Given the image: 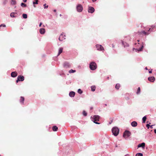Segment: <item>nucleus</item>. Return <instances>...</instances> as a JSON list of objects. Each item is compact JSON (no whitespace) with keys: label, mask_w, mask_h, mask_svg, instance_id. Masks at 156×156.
Here are the masks:
<instances>
[{"label":"nucleus","mask_w":156,"mask_h":156,"mask_svg":"<svg viewBox=\"0 0 156 156\" xmlns=\"http://www.w3.org/2000/svg\"><path fill=\"white\" fill-rule=\"evenodd\" d=\"M119 129L116 127H113L112 129V132L115 136H117L119 133Z\"/></svg>","instance_id":"f257e3e1"},{"label":"nucleus","mask_w":156,"mask_h":156,"mask_svg":"<svg viewBox=\"0 0 156 156\" xmlns=\"http://www.w3.org/2000/svg\"><path fill=\"white\" fill-rule=\"evenodd\" d=\"M99 116L98 115H95L92 118V121L95 123L97 124L99 123L97 122L99 121Z\"/></svg>","instance_id":"f03ea898"},{"label":"nucleus","mask_w":156,"mask_h":156,"mask_svg":"<svg viewBox=\"0 0 156 156\" xmlns=\"http://www.w3.org/2000/svg\"><path fill=\"white\" fill-rule=\"evenodd\" d=\"M90 68L92 70H94L97 68V65L94 62H92L90 64Z\"/></svg>","instance_id":"7ed1b4c3"},{"label":"nucleus","mask_w":156,"mask_h":156,"mask_svg":"<svg viewBox=\"0 0 156 156\" xmlns=\"http://www.w3.org/2000/svg\"><path fill=\"white\" fill-rule=\"evenodd\" d=\"M131 135V133L129 131H125L123 134V136L125 138H126L129 136Z\"/></svg>","instance_id":"20e7f679"},{"label":"nucleus","mask_w":156,"mask_h":156,"mask_svg":"<svg viewBox=\"0 0 156 156\" xmlns=\"http://www.w3.org/2000/svg\"><path fill=\"white\" fill-rule=\"evenodd\" d=\"M76 9L78 12H81L83 10V7L81 4H79L76 6Z\"/></svg>","instance_id":"39448f33"},{"label":"nucleus","mask_w":156,"mask_h":156,"mask_svg":"<svg viewBox=\"0 0 156 156\" xmlns=\"http://www.w3.org/2000/svg\"><path fill=\"white\" fill-rule=\"evenodd\" d=\"M24 80V77L23 76L19 75L18 76L17 80H16V83H17L19 81H23Z\"/></svg>","instance_id":"423d86ee"},{"label":"nucleus","mask_w":156,"mask_h":156,"mask_svg":"<svg viewBox=\"0 0 156 156\" xmlns=\"http://www.w3.org/2000/svg\"><path fill=\"white\" fill-rule=\"evenodd\" d=\"M88 12L92 13L94 12V9L93 7L89 6L88 7Z\"/></svg>","instance_id":"0eeeda50"},{"label":"nucleus","mask_w":156,"mask_h":156,"mask_svg":"<svg viewBox=\"0 0 156 156\" xmlns=\"http://www.w3.org/2000/svg\"><path fill=\"white\" fill-rule=\"evenodd\" d=\"M96 46L98 50L102 51L104 49L103 47L101 45L97 44L96 45Z\"/></svg>","instance_id":"6e6552de"},{"label":"nucleus","mask_w":156,"mask_h":156,"mask_svg":"<svg viewBox=\"0 0 156 156\" xmlns=\"http://www.w3.org/2000/svg\"><path fill=\"white\" fill-rule=\"evenodd\" d=\"M137 33L139 35H141L143 34H144V35H147L149 34V33H148L147 32H145L144 31H142L141 32H138Z\"/></svg>","instance_id":"1a4fd4ad"},{"label":"nucleus","mask_w":156,"mask_h":156,"mask_svg":"<svg viewBox=\"0 0 156 156\" xmlns=\"http://www.w3.org/2000/svg\"><path fill=\"white\" fill-rule=\"evenodd\" d=\"M65 39V36L62 34H61L59 38V40L60 41H62Z\"/></svg>","instance_id":"9d476101"},{"label":"nucleus","mask_w":156,"mask_h":156,"mask_svg":"<svg viewBox=\"0 0 156 156\" xmlns=\"http://www.w3.org/2000/svg\"><path fill=\"white\" fill-rule=\"evenodd\" d=\"M17 73L16 71L12 72L11 74V77H15L17 75Z\"/></svg>","instance_id":"9b49d317"},{"label":"nucleus","mask_w":156,"mask_h":156,"mask_svg":"<svg viewBox=\"0 0 156 156\" xmlns=\"http://www.w3.org/2000/svg\"><path fill=\"white\" fill-rule=\"evenodd\" d=\"M148 79L149 81L153 82L154 81L155 78L154 76H151L149 77Z\"/></svg>","instance_id":"f8f14e48"},{"label":"nucleus","mask_w":156,"mask_h":156,"mask_svg":"<svg viewBox=\"0 0 156 156\" xmlns=\"http://www.w3.org/2000/svg\"><path fill=\"white\" fill-rule=\"evenodd\" d=\"M24 98L23 97H20V102L21 104H24Z\"/></svg>","instance_id":"ddd939ff"},{"label":"nucleus","mask_w":156,"mask_h":156,"mask_svg":"<svg viewBox=\"0 0 156 156\" xmlns=\"http://www.w3.org/2000/svg\"><path fill=\"white\" fill-rule=\"evenodd\" d=\"M45 30L44 28H41L40 29L39 32L41 34H44L45 32Z\"/></svg>","instance_id":"4468645a"},{"label":"nucleus","mask_w":156,"mask_h":156,"mask_svg":"<svg viewBox=\"0 0 156 156\" xmlns=\"http://www.w3.org/2000/svg\"><path fill=\"white\" fill-rule=\"evenodd\" d=\"M145 146V144L144 143H143L141 144H139L138 146V147H142L143 148H144Z\"/></svg>","instance_id":"2eb2a0df"},{"label":"nucleus","mask_w":156,"mask_h":156,"mask_svg":"<svg viewBox=\"0 0 156 156\" xmlns=\"http://www.w3.org/2000/svg\"><path fill=\"white\" fill-rule=\"evenodd\" d=\"M131 126L133 127H136L137 125V123L136 121H133L131 123Z\"/></svg>","instance_id":"dca6fc26"},{"label":"nucleus","mask_w":156,"mask_h":156,"mask_svg":"<svg viewBox=\"0 0 156 156\" xmlns=\"http://www.w3.org/2000/svg\"><path fill=\"white\" fill-rule=\"evenodd\" d=\"M75 93L73 91H71L69 92V95L71 97H74L75 95Z\"/></svg>","instance_id":"f3484780"},{"label":"nucleus","mask_w":156,"mask_h":156,"mask_svg":"<svg viewBox=\"0 0 156 156\" xmlns=\"http://www.w3.org/2000/svg\"><path fill=\"white\" fill-rule=\"evenodd\" d=\"M122 43L124 47L129 46V44L126 42L122 41Z\"/></svg>","instance_id":"a211bd4d"},{"label":"nucleus","mask_w":156,"mask_h":156,"mask_svg":"<svg viewBox=\"0 0 156 156\" xmlns=\"http://www.w3.org/2000/svg\"><path fill=\"white\" fill-rule=\"evenodd\" d=\"M63 49V48H59L58 56L62 52Z\"/></svg>","instance_id":"6ab92c4d"},{"label":"nucleus","mask_w":156,"mask_h":156,"mask_svg":"<svg viewBox=\"0 0 156 156\" xmlns=\"http://www.w3.org/2000/svg\"><path fill=\"white\" fill-rule=\"evenodd\" d=\"M52 129L54 131H56L58 130V128L56 126H53Z\"/></svg>","instance_id":"aec40b11"},{"label":"nucleus","mask_w":156,"mask_h":156,"mask_svg":"<svg viewBox=\"0 0 156 156\" xmlns=\"http://www.w3.org/2000/svg\"><path fill=\"white\" fill-rule=\"evenodd\" d=\"M16 14V13L14 12H12L11 13L10 16L12 17H16L15 15Z\"/></svg>","instance_id":"412c9836"},{"label":"nucleus","mask_w":156,"mask_h":156,"mask_svg":"<svg viewBox=\"0 0 156 156\" xmlns=\"http://www.w3.org/2000/svg\"><path fill=\"white\" fill-rule=\"evenodd\" d=\"M91 90L92 91H94L95 90L96 87L95 86H92L91 87Z\"/></svg>","instance_id":"4be33fe9"},{"label":"nucleus","mask_w":156,"mask_h":156,"mask_svg":"<svg viewBox=\"0 0 156 156\" xmlns=\"http://www.w3.org/2000/svg\"><path fill=\"white\" fill-rule=\"evenodd\" d=\"M120 85L119 83L117 84L115 86V88L117 90H118L119 87H120Z\"/></svg>","instance_id":"5701e85b"},{"label":"nucleus","mask_w":156,"mask_h":156,"mask_svg":"<svg viewBox=\"0 0 156 156\" xmlns=\"http://www.w3.org/2000/svg\"><path fill=\"white\" fill-rule=\"evenodd\" d=\"M146 119H147V118H146V116H144V117L142 119V120H143V123H145L146 121Z\"/></svg>","instance_id":"b1692460"},{"label":"nucleus","mask_w":156,"mask_h":156,"mask_svg":"<svg viewBox=\"0 0 156 156\" xmlns=\"http://www.w3.org/2000/svg\"><path fill=\"white\" fill-rule=\"evenodd\" d=\"M22 16H23V18H24V19H26L27 17V14H23Z\"/></svg>","instance_id":"393cba45"},{"label":"nucleus","mask_w":156,"mask_h":156,"mask_svg":"<svg viewBox=\"0 0 156 156\" xmlns=\"http://www.w3.org/2000/svg\"><path fill=\"white\" fill-rule=\"evenodd\" d=\"M140 87H139L138 88V89H137V91L136 92V94H139L140 92Z\"/></svg>","instance_id":"a878e982"},{"label":"nucleus","mask_w":156,"mask_h":156,"mask_svg":"<svg viewBox=\"0 0 156 156\" xmlns=\"http://www.w3.org/2000/svg\"><path fill=\"white\" fill-rule=\"evenodd\" d=\"M76 72L75 70H73V69H71L69 71V73H73L74 72Z\"/></svg>","instance_id":"bb28decb"},{"label":"nucleus","mask_w":156,"mask_h":156,"mask_svg":"<svg viewBox=\"0 0 156 156\" xmlns=\"http://www.w3.org/2000/svg\"><path fill=\"white\" fill-rule=\"evenodd\" d=\"M21 6L23 7H26L27 6L26 4L23 3H21Z\"/></svg>","instance_id":"cd10ccee"},{"label":"nucleus","mask_w":156,"mask_h":156,"mask_svg":"<svg viewBox=\"0 0 156 156\" xmlns=\"http://www.w3.org/2000/svg\"><path fill=\"white\" fill-rule=\"evenodd\" d=\"M78 92L80 94H81L83 92L80 89H79L78 90Z\"/></svg>","instance_id":"c85d7f7f"},{"label":"nucleus","mask_w":156,"mask_h":156,"mask_svg":"<svg viewBox=\"0 0 156 156\" xmlns=\"http://www.w3.org/2000/svg\"><path fill=\"white\" fill-rule=\"evenodd\" d=\"M136 156H143V154L141 153H138L136 154Z\"/></svg>","instance_id":"c756f323"},{"label":"nucleus","mask_w":156,"mask_h":156,"mask_svg":"<svg viewBox=\"0 0 156 156\" xmlns=\"http://www.w3.org/2000/svg\"><path fill=\"white\" fill-rule=\"evenodd\" d=\"M11 3L13 5H15L16 3V2L14 0H12Z\"/></svg>","instance_id":"7c9ffc66"},{"label":"nucleus","mask_w":156,"mask_h":156,"mask_svg":"<svg viewBox=\"0 0 156 156\" xmlns=\"http://www.w3.org/2000/svg\"><path fill=\"white\" fill-rule=\"evenodd\" d=\"M34 0L35 1L33 2V4H37L38 2V0Z\"/></svg>","instance_id":"2f4dec72"},{"label":"nucleus","mask_w":156,"mask_h":156,"mask_svg":"<svg viewBox=\"0 0 156 156\" xmlns=\"http://www.w3.org/2000/svg\"><path fill=\"white\" fill-rule=\"evenodd\" d=\"M83 114L85 116H86L87 115V113L85 111H83Z\"/></svg>","instance_id":"473e14b6"},{"label":"nucleus","mask_w":156,"mask_h":156,"mask_svg":"<svg viewBox=\"0 0 156 156\" xmlns=\"http://www.w3.org/2000/svg\"><path fill=\"white\" fill-rule=\"evenodd\" d=\"M44 9L47 8L48 7V5H46V4H45L44 5Z\"/></svg>","instance_id":"72a5a7b5"},{"label":"nucleus","mask_w":156,"mask_h":156,"mask_svg":"<svg viewBox=\"0 0 156 156\" xmlns=\"http://www.w3.org/2000/svg\"><path fill=\"white\" fill-rule=\"evenodd\" d=\"M143 47H144V46H142V47H141V48H140L138 50V51H142V49H143Z\"/></svg>","instance_id":"f704fd0d"},{"label":"nucleus","mask_w":156,"mask_h":156,"mask_svg":"<svg viewBox=\"0 0 156 156\" xmlns=\"http://www.w3.org/2000/svg\"><path fill=\"white\" fill-rule=\"evenodd\" d=\"M2 26L4 27H6V26L5 24H2L0 26V27H1Z\"/></svg>","instance_id":"c9c22d12"},{"label":"nucleus","mask_w":156,"mask_h":156,"mask_svg":"<svg viewBox=\"0 0 156 156\" xmlns=\"http://www.w3.org/2000/svg\"><path fill=\"white\" fill-rule=\"evenodd\" d=\"M150 126V125L149 124H147L146 125V126L147 127V128L148 129L149 128V127Z\"/></svg>","instance_id":"e433bc0d"},{"label":"nucleus","mask_w":156,"mask_h":156,"mask_svg":"<svg viewBox=\"0 0 156 156\" xmlns=\"http://www.w3.org/2000/svg\"><path fill=\"white\" fill-rule=\"evenodd\" d=\"M42 24V23H40L39 25L40 27H41V26Z\"/></svg>","instance_id":"4c0bfd02"},{"label":"nucleus","mask_w":156,"mask_h":156,"mask_svg":"<svg viewBox=\"0 0 156 156\" xmlns=\"http://www.w3.org/2000/svg\"><path fill=\"white\" fill-rule=\"evenodd\" d=\"M152 69H151V70L149 71V73H152Z\"/></svg>","instance_id":"58836bf2"},{"label":"nucleus","mask_w":156,"mask_h":156,"mask_svg":"<svg viewBox=\"0 0 156 156\" xmlns=\"http://www.w3.org/2000/svg\"><path fill=\"white\" fill-rule=\"evenodd\" d=\"M23 2H27V0H23Z\"/></svg>","instance_id":"ea45409f"},{"label":"nucleus","mask_w":156,"mask_h":156,"mask_svg":"<svg viewBox=\"0 0 156 156\" xmlns=\"http://www.w3.org/2000/svg\"><path fill=\"white\" fill-rule=\"evenodd\" d=\"M154 132L156 134V129H154Z\"/></svg>","instance_id":"a19ab883"},{"label":"nucleus","mask_w":156,"mask_h":156,"mask_svg":"<svg viewBox=\"0 0 156 156\" xmlns=\"http://www.w3.org/2000/svg\"><path fill=\"white\" fill-rule=\"evenodd\" d=\"M97 0H92L93 2H95Z\"/></svg>","instance_id":"79ce46f5"},{"label":"nucleus","mask_w":156,"mask_h":156,"mask_svg":"<svg viewBox=\"0 0 156 156\" xmlns=\"http://www.w3.org/2000/svg\"><path fill=\"white\" fill-rule=\"evenodd\" d=\"M153 126V125H152V126H150V127H151V128H152H152H153V127H152V126Z\"/></svg>","instance_id":"37998d69"},{"label":"nucleus","mask_w":156,"mask_h":156,"mask_svg":"<svg viewBox=\"0 0 156 156\" xmlns=\"http://www.w3.org/2000/svg\"><path fill=\"white\" fill-rule=\"evenodd\" d=\"M56 10L55 9V10H54V12H56Z\"/></svg>","instance_id":"c03bdc74"},{"label":"nucleus","mask_w":156,"mask_h":156,"mask_svg":"<svg viewBox=\"0 0 156 156\" xmlns=\"http://www.w3.org/2000/svg\"><path fill=\"white\" fill-rule=\"evenodd\" d=\"M151 30V28H150L149 29V30H148V31H149V30Z\"/></svg>","instance_id":"a18cd8bd"},{"label":"nucleus","mask_w":156,"mask_h":156,"mask_svg":"<svg viewBox=\"0 0 156 156\" xmlns=\"http://www.w3.org/2000/svg\"><path fill=\"white\" fill-rule=\"evenodd\" d=\"M125 156H129V155L127 154V155H125Z\"/></svg>","instance_id":"49530a36"},{"label":"nucleus","mask_w":156,"mask_h":156,"mask_svg":"<svg viewBox=\"0 0 156 156\" xmlns=\"http://www.w3.org/2000/svg\"><path fill=\"white\" fill-rule=\"evenodd\" d=\"M59 16H62V15L61 14H60Z\"/></svg>","instance_id":"de8ad7c7"},{"label":"nucleus","mask_w":156,"mask_h":156,"mask_svg":"<svg viewBox=\"0 0 156 156\" xmlns=\"http://www.w3.org/2000/svg\"><path fill=\"white\" fill-rule=\"evenodd\" d=\"M145 69H147V67H146L145 68Z\"/></svg>","instance_id":"09e8293b"},{"label":"nucleus","mask_w":156,"mask_h":156,"mask_svg":"<svg viewBox=\"0 0 156 156\" xmlns=\"http://www.w3.org/2000/svg\"><path fill=\"white\" fill-rule=\"evenodd\" d=\"M92 108H91V109H92Z\"/></svg>","instance_id":"8fccbe9b"},{"label":"nucleus","mask_w":156,"mask_h":156,"mask_svg":"<svg viewBox=\"0 0 156 156\" xmlns=\"http://www.w3.org/2000/svg\"><path fill=\"white\" fill-rule=\"evenodd\" d=\"M108 79H109V77H108Z\"/></svg>","instance_id":"3c124183"},{"label":"nucleus","mask_w":156,"mask_h":156,"mask_svg":"<svg viewBox=\"0 0 156 156\" xmlns=\"http://www.w3.org/2000/svg\"><path fill=\"white\" fill-rule=\"evenodd\" d=\"M139 40H138V42H139Z\"/></svg>","instance_id":"603ef678"},{"label":"nucleus","mask_w":156,"mask_h":156,"mask_svg":"<svg viewBox=\"0 0 156 156\" xmlns=\"http://www.w3.org/2000/svg\"><path fill=\"white\" fill-rule=\"evenodd\" d=\"M0 156H1V155H0Z\"/></svg>","instance_id":"864d4df0"}]
</instances>
